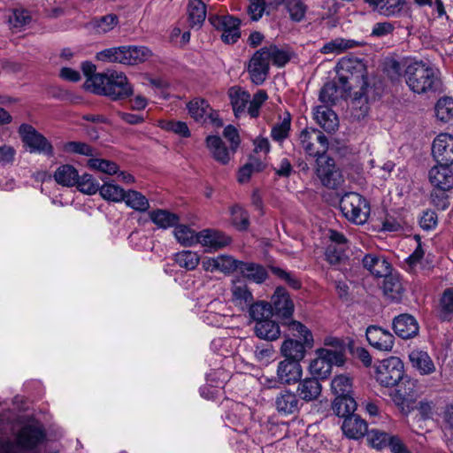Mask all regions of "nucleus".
<instances>
[{"label":"nucleus","instance_id":"21","mask_svg":"<svg viewBox=\"0 0 453 453\" xmlns=\"http://www.w3.org/2000/svg\"><path fill=\"white\" fill-rule=\"evenodd\" d=\"M367 428L366 421L357 414L347 417L342 425L343 434L348 438L355 440L364 437L368 431Z\"/></svg>","mask_w":453,"mask_h":453},{"label":"nucleus","instance_id":"42","mask_svg":"<svg viewBox=\"0 0 453 453\" xmlns=\"http://www.w3.org/2000/svg\"><path fill=\"white\" fill-rule=\"evenodd\" d=\"M177 242L185 247H190L198 243V233L186 225H177L173 231Z\"/></svg>","mask_w":453,"mask_h":453},{"label":"nucleus","instance_id":"18","mask_svg":"<svg viewBox=\"0 0 453 453\" xmlns=\"http://www.w3.org/2000/svg\"><path fill=\"white\" fill-rule=\"evenodd\" d=\"M276 374L280 383L291 385L300 381L303 368L299 362L284 359L278 364Z\"/></svg>","mask_w":453,"mask_h":453},{"label":"nucleus","instance_id":"37","mask_svg":"<svg viewBox=\"0 0 453 453\" xmlns=\"http://www.w3.org/2000/svg\"><path fill=\"white\" fill-rule=\"evenodd\" d=\"M78 171L71 165H62L54 173V180L64 187H73L78 180Z\"/></svg>","mask_w":453,"mask_h":453},{"label":"nucleus","instance_id":"47","mask_svg":"<svg viewBox=\"0 0 453 453\" xmlns=\"http://www.w3.org/2000/svg\"><path fill=\"white\" fill-rule=\"evenodd\" d=\"M248 308L250 316L256 322L269 319L273 315L271 304L264 301H259L254 303L252 302Z\"/></svg>","mask_w":453,"mask_h":453},{"label":"nucleus","instance_id":"38","mask_svg":"<svg viewBox=\"0 0 453 453\" xmlns=\"http://www.w3.org/2000/svg\"><path fill=\"white\" fill-rule=\"evenodd\" d=\"M352 115L357 119H362L368 113L370 110L368 88L355 93V96L351 101Z\"/></svg>","mask_w":453,"mask_h":453},{"label":"nucleus","instance_id":"23","mask_svg":"<svg viewBox=\"0 0 453 453\" xmlns=\"http://www.w3.org/2000/svg\"><path fill=\"white\" fill-rule=\"evenodd\" d=\"M409 360L421 375H430L436 370L434 361L426 351L413 349L409 354Z\"/></svg>","mask_w":453,"mask_h":453},{"label":"nucleus","instance_id":"55","mask_svg":"<svg viewBox=\"0 0 453 453\" xmlns=\"http://www.w3.org/2000/svg\"><path fill=\"white\" fill-rule=\"evenodd\" d=\"M264 50L266 51L269 61H272L278 67L284 66L290 60V55L288 51L280 50L274 45L265 47Z\"/></svg>","mask_w":453,"mask_h":453},{"label":"nucleus","instance_id":"28","mask_svg":"<svg viewBox=\"0 0 453 453\" xmlns=\"http://www.w3.org/2000/svg\"><path fill=\"white\" fill-rule=\"evenodd\" d=\"M366 434L368 443L373 449L381 450L390 447L391 451H395L396 449V441L394 435L380 429H371Z\"/></svg>","mask_w":453,"mask_h":453},{"label":"nucleus","instance_id":"51","mask_svg":"<svg viewBox=\"0 0 453 453\" xmlns=\"http://www.w3.org/2000/svg\"><path fill=\"white\" fill-rule=\"evenodd\" d=\"M88 165L91 169L109 175L115 174L119 171V166L116 163L103 158L91 157L88 161Z\"/></svg>","mask_w":453,"mask_h":453},{"label":"nucleus","instance_id":"15","mask_svg":"<svg viewBox=\"0 0 453 453\" xmlns=\"http://www.w3.org/2000/svg\"><path fill=\"white\" fill-rule=\"evenodd\" d=\"M451 164H439L429 171V180L433 187L441 191L453 188V169Z\"/></svg>","mask_w":453,"mask_h":453},{"label":"nucleus","instance_id":"13","mask_svg":"<svg viewBox=\"0 0 453 453\" xmlns=\"http://www.w3.org/2000/svg\"><path fill=\"white\" fill-rule=\"evenodd\" d=\"M317 175L322 184L329 188H336L343 182L341 171L335 167L332 158L317 159Z\"/></svg>","mask_w":453,"mask_h":453},{"label":"nucleus","instance_id":"19","mask_svg":"<svg viewBox=\"0 0 453 453\" xmlns=\"http://www.w3.org/2000/svg\"><path fill=\"white\" fill-rule=\"evenodd\" d=\"M273 314L279 318H289L294 311V303L283 288H277L271 299Z\"/></svg>","mask_w":453,"mask_h":453},{"label":"nucleus","instance_id":"39","mask_svg":"<svg viewBox=\"0 0 453 453\" xmlns=\"http://www.w3.org/2000/svg\"><path fill=\"white\" fill-rule=\"evenodd\" d=\"M357 403L351 395L336 396L333 402V411L338 417H349L357 410Z\"/></svg>","mask_w":453,"mask_h":453},{"label":"nucleus","instance_id":"41","mask_svg":"<svg viewBox=\"0 0 453 453\" xmlns=\"http://www.w3.org/2000/svg\"><path fill=\"white\" fill-rule=\"evenodd\" d=\"M150 220L159 228L166 229L175 226L179 217L165 210H155L149 213Z\"/></svg>","mask_w":453,"mask_h":453},{"label":"nucleus","instance_id":"3","mask_svg":"<svg viewBox=\"0 0 453 453\" xmlns=\"http://www.w3.org/2000/svg\"><path fill=\"white\" fill-rule=\"evenodd\" d=\"M152 57L151 50L145 46H119L105 49L96 54L100 61L134 65Z\"/></svg>","mask_w":453,"mask_h":453},{"label":"nucleus","instance_id":"56","mask_svg":"<svg viewBox=\"0 0 453 453\" xmlns=\"http://www.w3.org/2000/svg\"><path fill=\"white\" fill-rule=\"evenodd\" d=\"M63 150L65 153H73L87 157H93L95 150L86 142H67L63 144Z\"/></svg>","mask_w":453,"mask_h":453},{"label":"nucleus","instance_id":"60","mask_svg":"<svg viewBox=\"0 0 453 453\" xmlns=\"http://www.w3.org/2000/svg\"><path fill=\"white\" fill-rule=\"evenodd\" d=\"M381 15L393 16L396 12V0H365Z\"/></svg>","mask_w":453,"mask_h":453},{"label":"nucleus","instance_id":"6","mask_svg":"<svg viewBox=\"0 0 453 453\" xmlns=\"http://www.w3.org/2000/svg\"><path fill=\"white\" fill-rule=\"evenodd\" d=\"M309 365V371L312 375L326 379L331 373L334 365H342L344 362L343 353L340 350L318 349Z\"/></svg>","mask_w":453,"mask_h":453},{"label":"nucleus","instance_id":"59","mask_svg":"<svg viewBox=\"0 0 453 453\" xmlns=\"http://www.w3.org/2000/svg\"><path fill=\"white\" fill-rule=\"evenodd\" d=\"M268 99L267 93L265 90H258L254 94L252 99L250 97L246 112L251 118H257L263 104Z\"/></svg>","mask_w":453,"mask_h":453},{"label":"nucleus","instance_id":"1","mask_svg":"<svg viewBox=\"0 0 453 453\" xmlns=\"http://www.w3.org/2000/svg\"><path fill=\"white\" fill-rule=\"evenodd\" d=\"M403 76L409 88L418 95H428L440 91L441 80L440 71L422 61L406 59L402 62Z\"/></svg>","mask_w":453,"mask_h":453},{"label":"nucleus","instance_id":"50","mask_svg":"<svg viewBox=\"0 0 453 453\" xmlns=\"http://www.w3.org/2000/svg\"><path fill=\"white\" fill-rule=\"evenodd\" d=\"M118 23V17L115 14H107L91 22L92 28L98 34H105L112 30Z\"/></svg>","mask_w":453,"mask_h":453},{"label":"nucleus","instance_id":"8","mask_svg":"<svg viewBox=\"0 0 453 453\" xmlns=\"http://www.w3.org/2000/svg\"><path fill=\"white\" fill-rule=\"evenodd\" d=\"M396 357H390L380 362L377 367V381L393 402L396 401Z\"/></svg>","mask_w":453,"mask_h":453},{"label":"nucleus","instance_id":"40","mask_svg":"<svg viewBox=\"0 0 453 453\" xmlns=\"http://www.w3.org/2000/svg\"><path fill=\"white\" fill-rule=\"evenodd\" d=\"M418 324L411 315L403 313L398 315V337L409 339L418 333Z\"/></svg>","mask_w":453,"mask_h":453},{"label":"nucleus","instance_id":"49","mask_svg":"<svg viewBox=\"0 0 453 453\" xmlns=\"http://www.w3.org/2000/svg\"><path fill=\"white\" fill-rule=\"evenodd\" d=\"M174 261L182 268L194 270L198 265L200 257L196 252L182 250L174 255Z\"/></svg>","mask_w":453,"mask_h":453},{"label":"nucleus","instance_id":"33","mask_svg":"<svg viewBox=\"0 0 453 453\" xmlns=\"http://www.w3.org/2000/svg\"><path fill=\"white\" fill-rule=\"evenodd\" d=\"M361 45V42L352 40L337 37L326 42L319 50L322 54H341L347 50L353 49Z\"/></svg>","mask_w":453,"mask_h":453},{"label":"nucleus","instance_id":"25","mask_svg":"<svg viewBox=\"0 0 453 453\" xmlns=\"http://www.w3.org/2000/svg\"><path fill=\"white\" fill-rule=\"evenodd\" d=\"M44 437L43 431L36 426H26L17 435V444L22 449L35 447Z\"/></svg>","mask_w":453,"mask_h":453},{"label":"nucleus","instance_id":"12","mask_svg":"<svg viewBox=\"0 0 453 453\" xmlns=\"http://www.w3.org/2000/svg\"><path fill=\"white\" fill-rule=\"evenodd\" d=\"M187 108L191 118L196 122L210 123L217 127L222 126L218 112L204 99L195 98L188 104Z\"/></svg>","mask_w":453,"mask_h":453},{"label":"nucleus","instance_id":"7","mask_svg":"<svg viewBox=\"0 0 453 453\" xmlns=\"http://www.w3.org/2000/svg\"><path fill=\"white\" fill-rule=\"evenodd\" d=\"M299 142L305 153L313 157L325 158L324 155L328 150L326 136L317 129H303L299 134Z\"/></svg>","mask_w":453,"mask_h":453},{"label":"nucleus","instance_id":"26","mask_svg":"<svg viewBox=\"0 0 453 453\" xmlns=\"http://www.w3.org/2000/svg\"><path fill=\"white\" fill-rule=\"evenodd\" d=\"M275 407L283 415L294 414L299 411V400L294 392L284 389L276 396Z\"/></svg>","mask_w":453,"mask_h":453},{"label":"nucleus","instance_id":"36","mask_svg":"<svg viewBox=\"0 0 453 453\" xmlns=\"http://www.w3.org/2000/svg\"><path fill=\"white\" fill-rule=\"evenodd\" d=\"M228 95L234 115L239 118L246 113L250 94L245 90L233 87L229 89Z\"/></svg>","mask_w":453,"mask_h":453},{"label":"nucleus","instance_id":"24","mask_svg":"<svg viewBox=\"0 0 453 453\" xmlns=\"http://www.w3.org/2000/svg\"><path fill=\"white\" fill-rule=\"evenodd\" d=\"M231 292L232 303L242 311L246 310L253 302L252 293L247 285L239 279L233 280Z\"/></svg>","mask_w":453,"mask_h":453},{"label":"nucleus","instance_id":"10","mask_svg":"<svg viewBox=\"0 0 453 453\" xmlns=\"http://www.w3.org/2000/svg\"><path fill=\"white\" fill-rule=\"evenodd\" d=\"M19 133L23 142L28 148L30 152L53 155V148L48 140L38 133L32 126L22 124L19 127Z\"/></svg>","mask_w":453,"mask_h":453},{"label":"nucleus","instance_id":"54","mask_svg":"<svg viewBox=\"0 0 453 453\" xmlns=\"http://www.w3.org/2000/svg\"><path fill=\"white\" fill-rule=\"evenodd\" d=\"M75 186L81 193L86 195H94L99 191L100 188L99 183L88 173L82 174L81 176L78 175V180Z\"/></svg>","mask_w":453,"mask_h":453},{"label":"nucleus","instance_id":"14","mask_svg":"<svg viewBox=\"0 0 453 453\" xmlns=\"http://www.w3.org/2000/svg\"><path fill=\"white\" fill-rule=\"evenodd\" d=\"M432 153L438 164H453V135L441 133L434 140Z\"/></svg>","mask_w":453,"mask_h":453},{"label":"nucleus","instance_id":"58","mask_svg":"<svg viewBox=\"0 0 453 453\" xmlns=\"http://www.w3.org/2000/svg\"><path fill=\"white\" fill-rule=\"evenodd\" d=\"M453 314V289L444 290L440 300V318L442 320H449Z\"/></svg>","mask_w":453,"mask_h":453},{"label":"nucleus","instance_id":"35","mask_svg":"<svg viewBox=\"0 0 453 453\" xmlns=\"http://www.w3.org/2000/svg\"><path fill=\"white\" fill-rule=\"evenodd\" d=\"M238 273L242 277L256 283H262L267 278L265 268L258 264L242 262L239 265Z\"/></svg>","mask_w":453,"mask_h":453},{"label":"nucleus","instance_id":"20","mask_svg":"<svg viewBox=\"0 0 453 453\" xmlns=\"http://www.w3.org/2000/svg\"><path fill=\"white\" fill-rule=\"evenodd\" d=\"M231 241L228 235L214 229H203L198 233V243L209 250L222 249L230 244Z\"/></svg>","mask_w":453,"mask_h":453},{"label":"nucleus","instance_id":"34","mask_svg":"<svg viewBox=\"0 0 453 453\" xmlns=\"http://www.w3.org/2000/svg\"><path fill=\"white\" fill-rule=\"evenodd\" d=\"M188 23L192 28H200L206 18V6L202 0H189L188 4Z\"/></svg>","mask_w":453,"mask_h":453},{"label":"nucleus","instance_id":"46","mask_svg":"<svg viewBox=\"0 0 453 453\" xmlns=\"http://www.w3.org/2000/svg\"><path fill=\"white\" fill-rule=\"evenodd\" d=\"M331 389L337 396L350 395L352 390V380L345 374L335 376L331 382Z\"/></svg>","mask_w":453,"mask_h":453},{"label":"nucleus","instance_id":"16","mask_svg":"<svg viewBox=\"0 0 453 453\" xmlns=\"http://www.w3.org/2000/svg\"><path fill=\"white\" fill-rule=\"evenodd\" d=\"M269 59L264 48L256 51L249 64V73L252 82L262 84L266 79L269 70Z\"/></svg>","mask_w":453,"mask_h":453},{"label":"nucleus","instance_id":"4","mask_svg":"<svg viewBox=\"0 0 453 453\" xmlns=\"http://www.w3.org/2000/svg\"><path fill=\"white\" fill-rule=\"evenodd\" d=\"M337 79L342 85V91L350 90V82H356L361 85L362 89L369 88L367 82L366 67L363 61L358 58H342L336 66Z\"/></svg>","mask_w":453,"mask_h":453},{"label":"nucleus","instance_id":"30","mask_svg":"<svg viewBox=\"0 0 453 453\" xmlns=\"http://www.w3.org/2000/svg\"><path fill=\"white\" fill-rule=\"evenodd\" d=\"M304 342L291 338L286 339L280 346V353L285 359L301 362L306 354Z\"/></svg>","mask_w":453,"mask_h":453},{"label":"nucleus","instance_id":"2","mask_svg":"<svg viewBox=\"0 0 453 453\" xmlns=\"http://www.w3.org/2000/svg\"><path fill=\"white\" fill-rule=\"evenodd\" d=\"M86 87L93 93L108 96L113 101L125 100L134 94L133 86L127 75L115 70L93 75L86 81Z\"/></svg>","mask_w":453,"mask_h":453},{"label":"nucleus","instance_id":"63","mask_svg":"<svg viewBox=\"0 0 453 453\" xmlns=\"http://www.w3.org/2000/svg\"><path fill=\"white\" fill-rule=\"evenodd\" d=\"M160 127L166 130L173 132L182 137H189L190 131L185 122L174 120H163L160 121Z\"/></svg>","mask_w":453,"mask_h":453},{"label":"nucleus","instance_id":"11","mask_svg":"<svg viewBox=\"0 0 453 453\" xmlns=\"http://www.w3.org/2000/svg\"><path fill=\"white\" fill-rule=\"evenodd\" d=\"M209 21L213 27L222 32L221 39L226 43H234L241 36V20L233 16H211Z\"/></svg>","mask_w":453,"mask_h":453},{"label":"nucleus","instance_id":"9","mask_svg":"<svg viewBox=\"0 0 453 453\" xmlns=\"http://www.w3.org/2000/svg\"><path fill=\"white\" fill-rule=\"evenodd\" d=\"M418 396V380L408 375L398 377V408L403 414L413 411Z\"/></svg>","mask_w":453,"mask_h":453},{"label":"nucleus","instance_id":"29","mask_svg":"<svg viewBox=\"0 0 453 453\" xmlns=\"http://www.w3.org/2000/svg\"><path fill=\"white\" fill-rule=\"evenodd\" d=\"M314 119L326 132H334L338 127L336 114L327 106H317L314 110Z\"/></svg>","mask_w":453,"mask_h":453},{"label":"nucleus","instance_id":"53","mask_svg":"<svg viewBox=\"0 0 453 453\" xmlns=\"http://www.w3.org/2000/svg\"><path fill=\"white\" fill-rule=\"evenodd\" d=\"M7 19L12 29H20L30 22L31 17L27 11L16 9L10 12Z\"/></svg>","mask_w":453,"mask_h":453},{"label":"nucleus","instance_id":"44","mask_svg":"<svg viewBox=\"0 0 453 453\" xmlns=\"http://www.w3.org/2000/svg\"><path fill=\"white\" fill-rule=\"evenodd\" d=\"M125 193L122 188L111 182H104L99 188V194L104 200L115 203L122 202Z\"/></svg>","mask_w":453,"mask_h":453},{"label":"nucleus","instance_id":"48","mask_svg":"<svg viewBox=\"0 0 453 453\" xmlns=\"http://www.w3.org/2000/svg\"><path fill=\"white\" fill-rule=\"evenodd\" d=\"M435 113L437 118L443 122H448L453 119V98L444 96L440 98L435 105Z\"/></svg>","mask_w":453,"mask_h":453},{"label":"nucleus","instance_id":"45","mask_svg":"<svg viewBox=\"0 0 453 453\" xmlns=\"http://www.w3.org/2000/svg\"><path fill=\"white\" fill-rule=\"evenodd\" d=\"M288 330L293 336L303 340V342L308 347L311 348L313 345V335L311 331L303 324L296 320H291L288 323Z\"/></svg>","mask_w":453,"mask_h":453},{"label":"nucleus","instance_id":"62","mask_svg":"<svg viewBox=\"0 0 453 453\" xmlns=\"http://www.w3.org/2000/svg\"><path fill=\"white\" fill-rule=\"evenodd\" d=\"M286 7L294 21H301L305 15L306 6L302 0H286Z\"/></svg>","mask_w":453,"mask_h":453},{"label":"nucleus","instance_id":"5","mask_svg":"<svg viewBox=\"0 0 453 453\" xmlns=\"http://www.w3.org/2000/svg\"><path fill=\"white\" fill-rule=\"evenodd\" d=\"M340 210L346 219L357 225L366 222L370 214L367 201L356 192H348L342 196Z\"/></svg>","mask_w":453,"mask_h":453},{"label":"nucleus","instance_id":"32","mask_svg":"<svg viewBox=\"0 0 453 453\" xmlns=\"http://www.w3.org/2000/svg\"><path fill=\"white\" fill-rule=\"evenodd\" d=\"M298 395L305 402L317 399L321 393V385L315 378H306L300 380L297 387Z\"/></svg>","mask_w":453,"mask_h":453},{"label":"nucleus","instance_id":"27","mask_svg":"<svg viewBox=\"0 0 453 453\" xmlns=\"http://www.w3.org/2000/svg\"><path fill=\"white\" fill-rule=\"evenodd\" d=\"M363 265L372 274L379 278L392 273V266L384 257L368 254L363 258Z\"/></svg>","mask_w":453,"mask_h":453},{"label":"nucleus","instance_id":"61","mask_svg":"<svg viewBox=\"0 0 453 453\" xmlns=\"http://www.w3.org/2000/svg\"><path fill=\"white\" fill-rule=\"evenodd\" d=\"M264 168V164L257 159L250 160L240 168L238 172V181L240 183L247 182L253 173L260 172Z\"/></svg>","mask_w":453,"mask_h":453},{"label":"nucleus","instance_id":"64","mask_svg":"<svg viewBox=\"0 0 453 453\" xmlns=\"http://www.w3.org/2000/svg\"><path fill=\"white\" fill-rule=\"evenodd\" d=\"M274 355V349L270 344H262L256 347L254 356L257 362L262 365H268Z\"/></svg>","mask_w":453,"mask_h":453},{"label":"nucleus","instance_id":"43","mask_svg":"<svg viewBox=\"0 0 453 453\" xmlns=\"http://www.w3.org/2000/svg\"><path fill=\"white\" fill-rule=\"evenodd\" d=\"M126 204L138 211H146L150 208L149 200L142 193L135 190H128L125 193Z\"/></svg>","mask_w":453,"mask_h":453},{"label":"nucleus","instance_id":"17","mask_svg":"<svg viewBox=\"0 0 453 453\" xmlns=\"http://www.w3.org/2000/svg\"><path fill=\"white\" fill-rule=\"evenodd\" d=\"M370 345L381 351H389L395 343V336L388 330L377 326H370L365 332Z\"/></svg>","mask_w":453,"mask_h":453},{"label":"nucleus","instance_id":"57","mask_svg":"<svg viewBox=\"0 0 453 453\" xmlns=\"http://www.w3.org/2000/svg\"><path fill=\"white\" fill-rule=\"evenodd\" d=\"M291 126L290 117L284 118L280 123L275 124L271 130V137L280 143L289 135Z\"/></svg>","mask_w":453,"mask_h":453},{"label":"nucleus","instance_id":"22","mask_svg":"<svg viewBox=\"0 0 453 453\" xmlns=\"http://www.w3.org/2000/svg\"><path fill=\"white\" fill-rule=\"evenodd\" d=\"M206 147L212 157L222 165H226L231 158L232 150L227 149L219 136L208 135L205 139Z\"/></svg>","mask_w":453,"mask_h":453},{"label":"nucleus","instance_id":"31","mask_svg":"<svg viewBox=\"0 0 453 453\" xmlns=\"http://www.w3.org/2000/svg\"><path fill=\"white\" fill-rule=\"evenodd\" d=\"M254 332L258 338L271 342L280 336V326L270 318L256 322Z\"/></svg>","mask_w":453,"mask_h":453},{"label":"nucleus","instance_id":"52","mask_svg":"<svg viewBox=\"0 0 453 453\" xmlns=\"http://www.w3.org/2000/svg\"><path fill=\"white\" fill-rule=\"evenodd\" d=\"M230 212L232 224L240 231L247 230L250 226L248 212L239 205H234Z\"/></svg>","mask_w":453,"mask_h":453}]
</instances>
